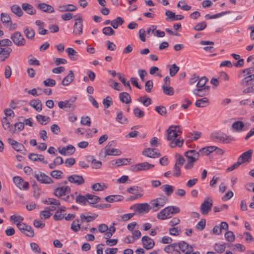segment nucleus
I'll return each mask as SVG.
<instances>
[{"instance_id":"17","label":"nucleus","mask_w":254,"mask_h":254,"mask_svg":"<svg viewBox=\"0 0 254 254\" xmlns=\"http://www.w3.org/2000/svg\"><path fill=\"white\" fill-rule=\"evenodd\" d=\"M185 156L188 158L189 161L194 162H196L200 156L198 151H196L195 150L187 151L185 153Z\"/></svg>"},{"instance_id":"45","label":"nucleus","mask_w":254,"mask_h":254,"mask_svg":"<svg viewBox=\"0 0 254 254\" xmlns=\"http://www.w3.org/2000/svg\"><path fill=\"white\" fill-rule=\"evenodd\" d=\"M2 51L0 55L3 58L2 60L4 61L9 56V54L12 51V49L9 47L2 48Z\"/></svg>"},{"instance_id":"47","label":"nucleus","mask_w":254,"mask_h":254,"mask_svg":"<svg viewBox=\"0 0 254 254\" xmlns=\"http://www.w3.org/2000/svg\"><path fill=\"white\" fill-rule=\"evenodd\" d=\"M11 10L13 13L19 17L22 16L23 14L20 7L16 4H14L11 6Z\"/></svg>"},{"instance_id":"8","label":"nucleus","mask_w":254,"mask_h":254,"mask_svg":"<svg viewBox=\"0 0 254 254\" xmlns=\"http://www.w3.org/2000/svg\"><path fill=\"white\" fill-rule=\"evenodd\" d=\"M13 181L14 184L21 190H27L29 188V184L25 182L23 179L19 176H15L13 178Z\"/></svg>"},{"instance_id":"26","label":"nucleus","mask_w":254,"mask_h":254,"mask_svg":"<svg viewBox=\"0 0 254 254\" xmlns=\"http://www.w3.org/2000/svg\"><path fill=\"white\" fill-rule=\"evenodd\" d=\"M1 123L4 129H8L12 133H15L16 128H13L11 126L10 123L7 121L6 117L2 119Z\"/></svg>"},{"instance_id":"43","label":"nucleus","mask_w":254,"mask_h":254,"mask_svg":"<svg viewBox=\"0 0 254 254\" xmlns=\"http://www.w3.org/2000/svg\"><path fill=\"white\" fill-rule=\"evenodd\" d=\"M36 119L42 125H45L50 121V118L42 115H38L36 116Z\"/></svg>"},{"instance_id":"40","label":"nucleus","mask_w":254,"mask_h":254,"mask_svg":"<svg viewBox=\"0 0 254 254\" xmlns=\"http://www.w3.org/2000/svg\"><path fill=\"white\" fill-rule=\"evenodd\" d=\"M116 120L118 122L122 124H127L128 122L127 118L123 115L122 111L117 112Z\"/></svg>"},{"instance_id":"31","label":"nucleus","mask_w":254,"mask_h":254,"mask_svg":"<svg viewBox=\"0 0 254 254\" xmlns=\"http://www.w3.org/2000/svg\"><path fill=\"white\" fill-rule=\"evenodd\" d=\"M119 99L123 103L129 104L131 101L129 94L125 92L120 93Z\"/></svg>"},{"instance_id":"5","label":"nucleus","mask_w":254,"mask_h":254,"mask_svg":"<svg viewBox=\"0 0 254 254\" xmlns=\"http://www.w3.org/2000/svg\"><path fill=\"white\" fill-rule=\"evenodd\" d=\"M213 205L212 199L206 197L200 206V210L202 214L207 215L211 211Z\"/></svg>"},{"instance_id":"35","label":"nucleus","mask_w":254,"mask_h":254,"mask_svg":"<svg viewBox=\"0 0 254 254\" xmlns=\"http://www.w3.org/2000/svg\"><path fill=\"white\" fill-rule=\"evenodd\" d=\"M162 190L166 193V195L169 196L173 193L174 188L173 186L169 185H164L161 187Z\"/></svg>"},{"instance_id":"46","label":"nucleus","mask_w":254,"mask_h":254,"mask_svg":"<svg viewBox=\"0 0 254 254\" xmlns=\"http://www.w3.org/2000/svg\"><path fill=\"white\" fill-rule=\"evenodd\" d=\"M162 88L164 94L169 96H172L174 95V91L172 87L170 86L163 85L162 86Z\"/></svg>"},{"instance_id":"57","label":"nucleus","mask_w":254,"mask_h":254,"mask_svg":"<svg viewBox=\"0 0 254 254\" xmlns=\"http://www.w3.org/2000/svg\"><path fill=\"white\" fill-rule=\"evenodd\" d=\"M1 20L3 23L9 24L11 22L9 15L6 13H1L0 15Z\"/></svg>"},{"instance_id":"6","label":"nucleus","mask_w":254,"mask_h":254,"mask_svg":"<svg viewBox=\"0 0 254 254\" xmlns=\"http://www.w3.org/2000/svg\"><path fill=\"white\" fill-rule=\"evenodd\" d=\"M211 137L213 139L222 142L224 143H228L234 140V138L226 134H221L219 132H214L211 134Z\"/></svg>"},{"instance_id":"62","label":"nucleus","mask_w":254,"mask_h":254,"mask_svg":"<svg viewBox=\"0 0 254 254\" xmlns=\"http://www.w3.org/2000/svg\"><path fill=\"white\" fill-rule=\"evenodd\" d=\"M133 114L135 117L138 118H141L144 117V112L140 110L138 107H136L133 109Z\"/></svg>"},{"instance_id":"12","label":"nucleus","mask_w":254,"mask_h":254,"mask_svg":"<svg viewBox=\"0 0 254 254\" xmlns=\"http://www.w3.org/2000/svg\"><path fill=\"white\" fill-rule=\"evenodd\" d=\"M70 190L71 189L68 186H63L56 188L54 193L55 196L60 197L69 193Z\"/></svg>"},{"instance_id":"37","label":"nucleus","mask_w":254,"mask_h":254,"mask_svg":"<svg viewBox=\"0 0 254 254\" xmlns=\"http://www.w3.org/2000/svg\"><path fill=\"white\" fill-rule=\"evenodd\" d=\"M65 51L71 60L75 61L77 59V52L73 48H67Z\"/></svg>"},{"instance_id":"21","label":"nucleus","mask_w":254,"mask_h":254,"mask_svg":"<svg viewBox=\"0 0 254 254\" xmlns=\"http://www.w3.org/2000/svg\"><path fill=\"white\" fill-rule=\"evenodd\" d=\"M179 248L185 254H190L193 251L192 247L185 241L179 243Z\"/></svg>"},{"instance_id":"29","label":"nucleus","mask_w":254,"mask_h":254,"mask_svg":"<svg viewBox=\"0 0 254 254\" xmlns=\"http://www.w3.org/2000/svg\"><path fill=\"white\" fill-rule=\"evenodd\" d=\"M215 148L214 146H206L200 149L198 151L199 156L201 155H208L211 152L214 151Z\"/></svg>"},{"instance_id":"10","label":"nucleus","mask_w":254,"mask_h":254,"mask_svg":"<svg viewBox=\"0 0 254 254\" xmlns=\"http://www.w3.org/2000/svg\"><path fill=\"white\" fill-rule=\"evenodd\" d=\"M83 33V21L81 17L75 19L73 27V34L74 35H81Z\"/></svg>"},{"instance_id":"30","label":"nucleus","mask_w":254,"mask_h":254,"mask_svg":"<svg viewBox=\"0 0 254 254\" xmlns=\"http://www.w3.org/2000/svg\"><path fill=\"white\" fill-rule=\"evenodd\" d=\"M87 202L90 205H93L96 204L100 201V198L98 196L90 194L89 193L86 194Z\"/></svg>"},{"instance_id":"9","label":"nucleus","mask_w":254,"mask_h":254,"mask_svg":"<svg viewBox=\"0 0 254 254\" xmlns=\"http://www.w3.org/2000/svg\"><path fill=\"white\" fill-rule=\"evenodd\" d=\"M34 176L36 180L41 184H51L53 183L51 178L44 173L39 172L36 173L35 172Z\"/></svg>"},{"instance_id":"52","label":"nucleus","mask_w":254,"mask_h":254,"mask_svg":"<svg viewBox=\"0 0 254 254\" xmlns=\"http://www.w3.org/2000/svg\"><path fill=\"white\" fill-rule=\"evenodd\" d=\"M70 228L73 231L75 232H77L80 229H81L80 224H79V220L78 219L74 220L71 225Z\"/></svg>"},{"instance_id":"48","label":"nucleus","mask_w":254,"mask_h":254,"mask_svg":"<svg viewBox=\"0 0 254 254\" xmlns=\"http://www.w3.org/2000/svg\"><path fill=\"white\" fill-rule=\"evenodd\" d=\"M197 81H198L196 83L197 88H202V87H209V86L205 85L206 82L208 81L206 77L203 76L200 78H199V79Z\"/></svg>"},{"instance_id":"20","label":"nucleus","mask_w":254,"mask_h":254,"mask_svg":"<svg viewBox=\"0 0 254 254\" xmlns=\"http://www.w3.org/2000/svg\"><path fill=\"white\" fill-rule=\"evenodd\" d=\"M141 241L143 248L146 250H150L154 246V242L148 236H145L142 237Z\"/></svg>"},{"instance_id":"32","label":"nucleus","mask_w":254,"mask_h":254,"mask_svg":"<svg viewBox=\"0 0 254 254\" xmlns=\"http://www.w3.org/2000/svg\"><path fill=\"white\" fill-rule=\"evenodd\" d=\"M131 159L127 158H119L117 159L115 162L112 161V165H115L117 167H120L123 165H127L130 163Z\"/></svg>"},{"instance_id":"28","label":"nucleus","mask_w":254,"mask_h":254,"mask_svg":"<svg viewBox=\"0 0 254 254\" xmlns=\"http://www.w3.org/2000/svg\"><path fill=\"white\" fill-rule=\"evenodd\" d=\"M22 8L27 13L33 15L36 13V10L32 5L27 3L22 4Z\"/></svg>"},{"instance_id":"22","label":"nucleus","mask_w":254,"mask_h":254,"mask_svg":"<svg viewBox=\"0 0 254 254\" xmlns=\"http://www.w3.org/2000/svg\"><path fill=\"white\" fill-rule=\"evenodd\" d=\"M28 157L32 161H40L45 164L48 163L47 161L44 159V156L42 155L31 153L28 155Z\"/></svg>"},{"instance_id":"53","label":"nucleus","mask_w":254,"mask_h":254,"mask_svg":"<svg viewBox=\"0 0 254 254\" xmlns=\"http://www.w3.org/2000/svg\"><path fill=\"white\" fill-rule=\"evenodd\" d=\"M142 189L138 186H135L128 188L127 190V191L129 193L135 194L137 192H142Z\"/></svg>"},{"instance_id":"38","label":"nucleus","mask_w":254,"mask_h":254,"mask_svg":"<svg viewBox=\"0 0 254 254\" xmlns=\"http://www.w3.org/2000/svg\"><path fill=\"white\" fill-rule=\"evenodd\" d=\"M24 33L26 37L29 40H33L35 36L34 30L28 27H26L24 30Z\"/></svg>"},{"instance_id":"42","label":"nucleus","mask_w":254,"mask_h":254,"mask_svg":"<svg viewBox=\"0 0 254 254\" xmlns=\"http://www.w3.org/2000/svg\"><path fill=\"white\" fill-rule=\"evenodd\" d=\"M137 100L145 107H148L151 104V99L147 96L140 97L138 98Z\"/></svg>"},{"instance_id":"4","label":"nucleus","mask_w":254,"mask_h":254,"mask_svg":"<svg viewBox=\"0 0 254 254\" xmlns=\"http://www.w3.org/2000/svg\"><path fill=\"white\" fill-rule=\"evenodd\" d=\"M10 38L15 45L18 47L23 46L26 44V40L18 31L14 32L11 35Z\"/></svg>"},{"instance_id":"58","label":"nucleus","mask_w":254,"mask_h":254,"mask_svg":"<svg viewBox=\"0 0 254 254\" xmlns=\"http://www.w3.org/2000/svg\"><path fill=\"white\" fill-rule=\"evenodd\" d=\"M108 83L109 85L114 90L117 91H121L122 90V88H117V86H119V83L115 81V80L112 79H110L108 80Z\"/></svg>"},{"instance_id":"1","label":"nucleus","mask_w":254,"mask_h":254,"mask_svg":"<svg viewBox=\"0 0 254 254\" xmlns=\"http://www.w3.org/2000/svg\"><path fill=\"white\" fill-rule=\"evenodd\" d=\"M180 208L176 206H167L160 211L157 215V217L160 220H165L169 218L170 214H174L180 212Z\"/></svg>"},{"instance_id":"54","label":"nucleus","mask_w":254,"mask_h":254,"mask_svg":"<svg viewBox=\"0 0 254 254\" xmlns=\"http://www.w3.org/2000/svg\"><path fill=\"white\" fill-rule=\"evenodd\" d=\"M134 215V213L125 214L120 216L119 218H118L117 219V220L118 221H127L129 220L130 219H131L133 216Z\"/></svg>"},{"instance_id":"64","label":"nucleus","mask_w":254,"mask_h":254,"mask_svg":"<svg viewBox=\"0 0 254 254\" xmlns=\"http://www.w3.org/2000/svg\"><path fill=\"white\" fill-rule=\"evenodd\" d=\"M226 249L225 244H215L214 249L215 250L219 253L222 254L223 253Z\"/></svg>"},{"instance_id":"41","label":"nucleus","mask_w":254,"mask_h":254,"mask_svg":"<svg viewBox=\"0 0 254 254\" xmlns=\"http://www.w3.org/2000/svg\"><path fill=\"white\" fill-rule=\"evenodd\" d=\"M183 139H180V138L173 139L171 140V142L169 143V146L172 148H174L176 146L180 147L183 145Z\"/></svg>"},{"instance_id":"34","label":"nucleus","mask_w":254,"mask_h":254,"mask_svg":"<svg viewBox=\"0 0 254 254\" xmlns=\"http://www.w3.org/2000/svg\"><path fill=\"white\" fill-rule=\"evenodd\" d=\"M209 103V99L206 97H203L196 100L195 105L198 108H203L208 105Z\"/></svg>"},{"instance_id":"23","label":"nucleus","mask_w":254,"mask_h":254,"mask_svg":"<svg viewBox=\"0 0 254 254\" xmlns=\"http://www.w3.org/2000/svg\"><path fill=\"white\" fill-rule=\"evenodd\" d=\"M74 76L72 70L68 71V74L64 77L62 81V84L63 86H67L71 83L74 80Z\"/></svg>"},{"instance_id":"51","label":"nucleus","mask_w":254,"mask_h":254,"mask_svg":"<svg viewBox=\"0 0 254 254\" xmlns=\"http://www.w3.org/2000/svg\"><path fill=\"white\" fill-rule=\"evenodd\" d=\"M119 80L124 84V85L127 87L129 91H131V88L130 85L129 81H127L124 77H123L121 75V73L119 72L117 74Z\"/></svg>"},{"instance_id":"25","label":"nucleus","mask_w":254,"mask_h":254,"mask_svg":"<svg viewBox=\"0 0 254 254\" xmlns=\"http://www.w3.org/2000/svg\"><path fill=\"white\" fill-rule=\"evenodd\" d=\"M37 7L42 11L48 13H53L55 11L54 8L49 4L45 3H39Z\"/></svg>"},{"instance_id":"14","label":"nucleus","mask_w":254,"mask_h":254,"mask_svg":"<svg viewBox=\"0 0 254 254\" xmlns=\"http://www.w3.org/2000/svg\"><path fill=\"white\" fill-rule=\"evenodd\" d=\"M179 127V126H171L167 129V139L168 140L171 141L179 135L176 130V128Z\"/></svg>"},{"instance_id":"44","label":"nucleus","mask_w":254,"mask_h":254,"mask_svg":"<svg viewBox=\"0 0 254 254\" xmlns=\"http://www.w3.org/2000/svg\"><path fill=\"white\" fill-rule=\"evenodd\" d=\"M88 160L89 161H91L93 163V168L99 169L102 166V162L100 161H97L93 156H88Z\"/></svg>"},{"instance_id":"56","label":"nucleus","mask_w":254,"mask_h":254,"mask_svg":"<svg viewBox=\"0 0 254 254\" xmlns=\"http://www.w3.org/2000/svg\"><path fill=\"white\" fill-rule=\"evenodd\" d=\"M207 26L206 23L205 21H202L198 23L193 27V29L195 31H200L204 30Z\"/></svg>"},{"instance_id":"3","label":"nucleus","mask_w":254,"mask_h":254,"mask_svg":"<svg viewBox=\"0 0 254 254\" xmlns=\"http://www.w3.org/2000/svg\"><path fill=\"white\" fill-rule=\"evenodd\" d=\"M77 98L76 97H72L68 100H65L64 101H60L58 102V107L60 109H66L69 108L71 111L75 109L76 106L74 104Z\"/></svg>"},{"instance_id":"2","label":"nucleus","mask_w":254,"mask_h":254,"mask_svg":"<svg viewBox=\"0 0 254 254\" xmlns=\"http://www.w3.org/2000/svg\"><path fill=\"white\" fill-rule=\"evenodd\" d=\"M168 201V199L165 196L162 195L160 197L150 201L151 208L154 211H157L164 206Z\"/></svg>"},{"instance_id":"33","label":"nucleus","mask_w":254,"mask_h":254,"mask_svg":"<svg viewBox=\"0 0 254 254\" xmlns=\"http://www.w3.org/2000/svg\"><path fill=\"white\" fill-rule=\"evenodd\" d=\"M124 199V196L120 195H111L106 196L105 199L106 201L113 202L121 201Z\"/></svg>"},{"instance_id":"16","label":"nucleus","mask_w":254,"mask_h":254,"mask_svg":"<svg viewBox=\"0 0 254 254\" xmlns=\"http://www.w3.org/2000/svg\"><path fill=\"white\" fill-rule=\"evenodd\" d=\"M156 149L152 148H145L142 152V155L149 158H157L161 156V154L159 152L156 151Z\"/></svg>"},{"instance_id":"7","label":"nucleus","mask_w":254,"mask_h":254,"mask_svg":"<svg viewBox=\"0 0 254 254\" xmlns=\"http://www.w3.org/2000/svg\"><path fill=\"white\" fill-rule=\"evenodd\" d=\"M154 165L145 162L131 166L130 170L133 172H138L142 170H149L154 167Z\"/></svg>"},{"instance_id":"60","label":"nucleus","mask_w":254,"mask_h":254,"mask_svg":"<svg viewBox=\"0 0 254 254\" xmlns=\"http://www.w3.org/2000/svg\"><path fill=\"white\" fill-rule=\"evenodd\" d=\"M225 239L230 242L234 241L235 236L232 231H227L225 234Z\"/></svg>"},{"instance_id":"15","label":"nucleus","mask_w":254,"mask_h":254,"mask_svg":"<svg viewBox=\"0 0 254 254\" xmlns=\"http://www.w3.org/2000/svg\"><path fill=\"white\" fill-rule=\"evenodd\" d=\"M253 150L249 149L248 151L242 153L238 158V161L241 163V165L245 162L249 163L252 160V155Z\"/></svg>"},{"instance_id":"63","label":"nucleus","mask_w":254,"mask_h":254,"mask_svg":"<svg viewBox=\"0 0 254 254\" xmlns=\"http://www.w3.org/2000/svg\"><path fill=\"white\" fill-rule=\"evenodd\" d=\"M50 175L52 177L59 179L62 178L63 173L60 170H54L51 172Z\"/></svg>"},{"instance_id":"11","label":"nucleus","mask_w":254,"mask_h":254,"mask_svg":"<svg viewBox=\"0 0 254 254\" xmlns=\"http://www.w3.org/2000/svg\"><path fill=\"white\" fill-rule=\"evenodd\" d=\"M122 154V152L119 149L109 148L106 150H101L99 153L100 156L106 157L108 155L118 156Z\"/></svg>"},{"instance_id":"39","label":"nucleus","mask_w":254,"mask_h":254,"mask_svg":"<svg viewBox=\"0 0 254 254\" xmlns=\"http://www.w3.org/2000/svg\"><path fill=\"white\" fill-rule=\"evenodd\" d=\"M244 126V123L242 121H236L232 125V127L237 131L243 130Z\"/></svg>"},{"instance_id":"50","label":"nucleus","mask_w":254,"mask_h":254,"mask_svg":"<svg viewBox=\"0 0 254 254\" xmlns=\"http://www.w3.org/2000/svg\"><path fill=\"white\" fill-rule=\"evenodd\" d=\"M97 217H98V215H96L95 216H85L83 214H81L80 215V218L81 223H83L84 222H89L94 220Z\"/></svg>"},{"instance_id":"19","label":"nucleus","mask_w":254,"mask_h":254,"mask_svg":"<svg viewBox=\"0 0 254 254\" xmlns=\"http://www.w3.org/2000/svg\"><path fill=\"white\" fill-rule=\"evenodd\" d=\"M210 87L196 88L192 91L193 94L197 96L202 97L207 96L209 93Z\"/></svg>"},{"instance_id":"18","label":"nucleus","mask_w":254,"mask_h":254,"mask_svg":"<svg viewBox=\"0 0 254 254\" xmlns=\"http://www.w3.org/2000/svg\"><path fill=\"white\" fill-rule=\"evenodd\" d=\"M67 180L71 183L79 186L84 183V179L82 176L72 175L67 177Z\"/></svg>"},{"instance_id":"13","label":"nucleus","mask_w":254,"mask_h":254,"mask_svg":"<svg viewBox=\"0 0 254 254\" xmlns=\"http://www.w3.org/2000/svg\"><path fill=\"white\" fill-rule=\"evenodd\" d=\"M135 210L139 213H147L150 209L151 206L147 203H138L134 204Z\"/></svg>"},{"instance_id":"59","label":"nucleus","mask_w":254,"mask_h":254,"mask_svg":"<svg viewBox=\"0 0 254 254\" xmlns=\"http://www.w3.org/2000/svg\"><path fill=\"white\" fill-rule=\"evenodd\" d=\"M102 32L107 36L114 35L115 31L111 27H105L102 29Z\"/></svg>"},{"instance_id":"49","label":"nucleus","mask_w":254,"mask_h":254,"mask_svg":"<svg viewBox=\"0 0 254 254\" xmlns=\"http://www.w3.org/2000/svg\"><path fill=\"white\" fill-rule=\"evenodd\" d=\"M75 201L76 203H79V204H81L84 205H86V202H87L86 194L85 195L78 194L76 197Z\"/></svg>"},{"instance_id":"36","label":"nucleus","mask_w":254,"mask_h":254,"mask_svg":"<svg viewBox=\"0 0 254 254\" xmlns=\"http://www.w3.org/2000/svg\"><path fill=\"white\" fill-rule=\"evenodd\" d=\"M124 23V20L121 17H117L116 19L111 22V26L114 28H118V26H121Z\"/></svg>"},{"instance_id":"61","label":"nucleus","mask_w":254,"mask_h":254,"mask_svg":"<svg viewBox=\"0 0 254 254\" xmlns=\"http://www.w3.org/2000/svg\"><path fill=\"white\" fill-rule=\"evenodd\" d=\"M52 214L47 209L42 211L40 213V217L41 219L46 220L49 219Z\"/></svg>"},{"instance_id":"24","label":"nucleus","mask_w":254,"mask_h":254,"mask_svg":"<svg viewBox=\"0 0 254 254\" xmlns=\"http://www.w3.org/2000/svg\"><path fill=\"white\" fill-rule=\"evenodd\" d=\"M57 9L60 12L74 11L77 9V7L73 4H68L60 5L58 7Z\"/></svg>"},{"instance_id":"27","label":"nucleus","mask_w":254,"mask_h":254,"mask_svg":"<svg viewBox=\"0 0 254 254\" xmlns=\"http://www.w3.org/2000/svg\"><path fill=\"white\" fill-rule=\"evenodd\" d=\"M29 105L34 108L37 111L40 112L42 109V104L39 99H33L29 102Z\"/></svg>"},{"instance_id":"55","label":"nucleus","mask_w":254,"mask_h":254,"mask_svg":"<svg viewBox=\"0 0 254 254\" xmlns=\"http://www.w3.org/2000/svg\"><path fill=\"white\" fill-rule=\"evenodd\" d=\"M179 67L174 64L170 66L169 69V74L171 76L173 77L178 72Z\"/></svg>"}]
</instances>
